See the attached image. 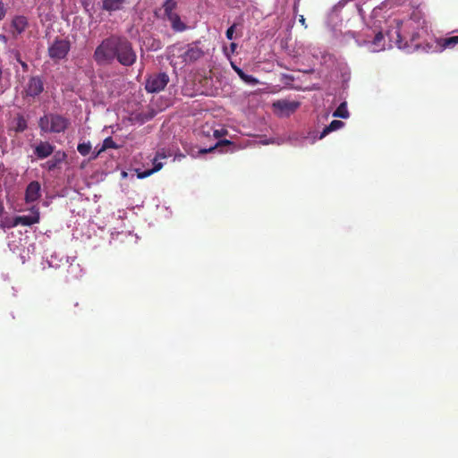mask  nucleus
I'll return each mask as SVG.
<instances>
[{"instance_id": "1", "label": "nucleus", "mask_w": 458, "mask_h": 458, "mask_svg": "<svg viewBox=\"0 0 458 458\" xmlns=\"http://www.w3.org/2000/svg\"><path fill=\"white\" fill-rule=\"evenodd\" d=\"M419 27L420 21H416L415 15L403 21L393 20L388 21L386 30H377L376 28L367 27L357 36L358 46L365 47L369 52L377 53L394 46L399 49L411 52V42L410 41L412 28Z\"/></svg>"}, {"instance_id": "2", "label": "nucleus", "mask_w": 458, "mask_h": 458, "mask_svg": "<svg viewBox=\"0 0 458 458\" xmlns=\"http://www.w3.org/2000/svg\"><path fill=\"white\" fill-rule=\"evenodd\" d=\"M416 21H420V25L412 28L410 41L411 42L412 51L421 48L426 52H442L447 48H453L458 44V36L449 38H435L431 36L428 22L419 13H413Z\"/></svg>"}, {"instance_id": "3", "label": "nucleus", "mask_w": 458, "mask_h": 458, "mask_svg": "<svg viewBox=\"0 0 458 458\" xmlns=\"http://www.w3.org/2000/svg\"><path fill=\"white\" fill-rule=\"evenodd\" d=\"M202 55L203 51L196 44H174L168 51V58L174 66H184L197 61Z\"/></svg>"}, {"instance_id": "4", "label": "nucleus", "mask_w": 458, "mask_h": 458, "mask_svg": "<svg viewBox=\"0 0 458 458\" xmlns=\"http://www.w3.org/2000/svg\"><path fill=\"white\" fill-rule=\"evenodd\" d=\"M118 37H110L104 39L94 52V59L98 64H111L117 55L119 46Z\"/></svg>"}, {"instance_id": "5", "label": "nucleus", "mask_w": 458, "mask_h": 458, "mask_svg": "<svg viewBox=\"0 0 458 458\" xmlns=\"http://www.w3.org/2000/svg\"><path fill=\"white\" fill-rule=\"evenodd\" d=\"M39 127L43 132L59 133L64 131L68 121L59 114H46L39 119Z\"/></svg>"}, {"instance_id": "6", "label": "nucleus", "mask_w": 458, "mask_h": 458, "mask_svg": "<svg viewBox=\"0 0 458 458\" xmlns=\"http://www.w3.org/2000/svg\"><path fill=\"white\" fill-rule=\"evenodd\" d=\"M118 45L115 59L124 66L132 65L136 61V54L131 44L127 39L119 38Z\"/></svg>"}, {"instance_id": "7", "label": "nucleus", "mask_w": 458, "mask_h": 458, "mask_svg": "<svg viewBox=\"0 0 458 458\" xmlns=\"http://www.w3.org/2000/svg\"><path fill=\"white\" fill-rule=\"evenodd\" d=\"M169 82V77L165 72L149 75L146 81L145 89L148 92L155 93L163 90Z\"/></svg>"}, {"instance_id": "8", "label": "nucleus", "mask_w": 458, "mask_h": 458, "mask_svg": "<svg viewBox=\"0 0 458 458\" xmlns=\"http://www.w3.org/2000/svg\"><path fill=\"white\" fill-rule=\"evenodd\" d=\"M70 48L71 44L69 40L64 38L55 39L48 47V54L52 59L61 60L67 55Z\"/></svg>"}, {"instance_id": "9", "label": "nucleus", "mask_w": 458, "mask_h": 458, "mask_svg": "<svg viewBox=\"0 0 458 458\" xmlns=\"http://www.w3.org/2000/svg\"><path fill=\"white\" fill-rule=\"evenodd\" d=\"M40 214L37 206H32L28 214L15 216L14 224L21 225H32L39 222Z\"/></svg>"}, {"instance_id": "10", "label": "nucleus", "mask_w": 458, "mask_h": 458, "mask_svg": "<svg viewBox=\"0 0 458 458\" xmlns=\"http://www.w3.org/2000/svg\"><path fill=\"white\" fill-rule=\"evenodd\" d=\"M299 106L298 102L288 100H277L274 102L273 107L281 116H288L293 113Z\"/></svg>"}, {"instance_id": "11", "label": "nucleus", "mask_w": 458, "mask_h": 458, "mask_svg": "<svg viewBox=\"0 0 458 458\" xmlns=\"http://www.w3.org/2000/svg\"><path fill=\"white\" fill-rule=\"evenodd\" d=\"M41 197V185L38 182L33 181L29 183L25 191L26 203H34Z\"/></svg>"}, {"instance_id": "12", "label": "nucleus", "mask_w": 458, "mask_h": 458, "mask_svg": "<svg viewBox=\"0 0 458 458\" xmlns=\"http://www.w3.org/2000/svg\"><path fill=\"white\" fill-rule=\"evenodd\" d=\"M44 89V83H43V81L36 76V77H31L29 81H28V84L26 86V89H25V91H26V94L27 96H30V97H37L38 96Z\"/></svg>"}, {"instance_id": "13", "label": "nucleus", "mask_w": 458, "mask_h": 458, "mask_svg": "<svg viewBox=\"0 0 458 458\" xmlns=\"http://www.w3.org/2000/svg\"><path fill=\"white\" fill-rule=\"evenodd\" d=\"M165 157H166V156L164 153L158 152L157 154L156 157L153 159V168L145 170V171H140L139 169H137L136 170L137 177L139 179H144V178L151 175L152 174L159 171L164 165V164L160 161V159H165Z\"/></svg>"}, {"instance_id": "14", "label": "nucleus", "mask_w": 458, "mask_h": 458, "mask_svg": "<svg viewBox=\"0 0 458 458\" xmlns=\"http://www.w3.org/2000/svg\"><path fill=\"white\" fill-rule=\"evenodd\" d=\"M66 158V154L64 151H56L51 159L42 164L41 166L48 171H53L57 168Z\"/></svg>"}, {"instance_id": "15", "label": "nucleus", "mask_w": 458, "mask_h": 458, "mask_svg": "<svg viewBox=\"0 0 458 458\" xmlns=\"http://www.w3.org/2000/svg\"><path fill=\"white\" fill-rule=\"evenodd\" d=\"M55 147L48 142L41 141L34 148V154L38 158H47L54 153Z\"/></svg>"}, {"instance_id": "16", "label": "nucleus", "mask_w": 458, "mask_h": 458, "mask_svg": "<svg viewBox=\"0 0 458 458\" xmlns=\"http://www.w3.org/2000/svg\"><path fill=\"white\" fill-rule=\"evenodd\" d=\"M232 142L229 140H219L216 143L214 147H210L209 148H202L199 150V153L205 154L208 152H212L214 150H218L219 152H227V151H233L234 148L232 147Z\"/></svg>"}, {"instance_id": "17", "label": "nucleus", "mask_w": 458, "mask_h": 458, "mask_svg": "<svg viewBox=\"0 0 458 458\" xmlns=\"http://www.w3.org/2000/svg\"><path fill=\"white\" fill-rule=\"evenodd\" d=\"M165 15L167 16L174 30L182 32L186 30V25L181 21L180 16L176 13L174 12Z\"/></svg>"}, {"instance_id": "18", "label": "nucleus", "mask_w": 458, "mask_h": 458, "mask_svg": "<svg viewBox=\"0 0 458 458\" xmlns=\"http://www.w3.org/2000/svg\"><path fill=\"white\" fill-rule=\"evenodd\" d=\"M28 27V20L25 16L19 15L15 16L12 21V28L13 33L21 34Z\"/></svg>"}, {"instance_id": "19", "label": "nucleus", "mask_w": 458, "mask_h": 458, "mask_svg": "<svg viewBox=\"0 0 458 458\" xmlns=\"http://www.w3.org/2000/svg\"><path fill=\"white\" fill-rule=\"evenodd\" d=\"M126 0H103L102 8L109 13L122 10Z\"/></svg>"}, {"instance_id": "20", "label": "nucleus", "mask_w": 458, "mask_h": 458, "mask_svg": "<svg viewBox=\"0 0 458 458\" xmlns=\"http://www.w3.org/2000/svg\"><path fill=\"white\" fill-rule=\"evenodd\" d=\"M318 140H320L318 136L314 132H309L307 136H303L301 139H292L294 146L303 147L306 143L314 144Z\"/></svg>"}, {"instance_id": "21", "label": "nucleus", "mask_w": 458, "mask_h": 458, "mask_svg": "<svg viewBox=\"0 0 458 458\" xmlns=\"http://www.w3.org/2000/svg\"><path fill=\"white\" fill-rule=\"evenodd\" d=\"M344 123L342 121L339 120H334L330 123L329 125L324 128V130L320 132L318 135L319 139L325 138L328 133L337 131L341 128H343Z\"/></svg>"}, {"instance_id": "22", "label": "nucleus", "mask_w": 458, "mask_h": 458, "mask_svg": "<svg viewBox=\"0 0 458 458\" xmlns=\"http://www.w3.org/2000/svg\"><path fill=\"white\" fill-rule=\"evenodd\" d=\"M12 128L16 132H21L27 128V121L22 115H18L13 122Z\"/></svg>"}, {"instance_id": "23", "label": "nucleus", "mask_w": 458, "mask_h": 458, "mask_svg": "<svg viewBox=\"0 0 458 458\" xmlns=\"http://www.w3.org/2000/svg\"><path fill=\"white\" fill-rule=\"evenodd\" d=\"M349 115L350 114L345 102L341 103L337 109L333 113L334 117H339L343 119L348 118Z\"/></svg>"}, {"instance_id": "24", "label": "nucleus", "mask_w": 458, "mask_h": 458, "mask_svg": "<svg viewBox=\"0 0 458 458\" xmlns=\"http://www.w3.org/2000/svg\"><path fill=\"white\" fill-rule=\"evenodd\" d=\"M176 5H177V0H165V2L163 4L165 13L168 14V13H174Z\"/></svg>"}, {"instance_id": "25", "label": "nucleus", "mask_w": 458, "mask_h": 458, "mask_svg": "<svg viewBox=\"0 0 458 458\" xmlns=\"http://www.w3.org/2000/svg\"><path fill=\"white\" fill-rule=\"evenodd\" d=\"M117 148V145L113 140V139L111 137H107L104 140L103 146H102L101 149L98 152V154H96L94 156V157H96L101 151H103L106 148Z\"/></svg>"}, {"instance_id": "26", "label": "nucleus", "mask_w": 458, "mask_h": 458, "mask_svg": "<svg viewBox=\"0 0 458 458\" xmlns=\"http://www.w3.org/2000/svg\"><path fill=\"white\" fill-rule=\"evenodd\" d=\"M82 272L79 264L71 263L68 268V273L72 277H79Z\"/></svg>"}, {"instance_id": "27", "label": "nucleus", "mask_w": 458, "mask_h": 458, "mask_svg": "<svg viewBox=\"0 0 458 458\" xmlns=\"http://www.w3.org/2000/svg\"><path fill=\"white\" fill-rule=\"evenodd\" d=\"M78 152L82 156H87L91 150V144L89 142L80 143L77 147Z\"/></svg>"}, {"instance_id": "28", "label": "nucleus", "mask_w": 458, "mask_h": 458, "mask_svg": "<svg viewBox=\"0 0 458 458\" xmlns=\"http://www.w3.org/2000/svg\"><path fill=\"white\" fill-rule=\"evenodd\" d=\"M62 260L63 259L59 258L57 254H53L50 259L47 260V263L49 267H58L60 266L58 262Z\"/></svg>"}, {"instance_id": "29", "label": "nucleus", "mask_w": 458, "mask_h": 458, "mask_svg": "<svg viewBox=\"0 0 458 458\" xmlns=\"http://www.w3.org/2000/svg\"><path fill=\"white\" fill-rule=\"evenodd\" d=\"M241 79L247 84L255 86L259 83V80L251 75L246 74L245 72L242 74Z\"/></svg>"}, {"instance_id": "30", "label": "nucleus", "mask_w": 458, "mask_h": 458, "mask_svg": "<svg viewBox=\"0 0 458 458\" xmlns=\"http://www.w3.org/2000/svg\"><path fill=\"white\" fill-rule=\"evenodd\" d=\"M226 130L225 129H216V130H214L213 131V136L216 138V139H220L221 137H223L224 135L226 134Z\"/></svg>"}, {"instance_id": "31", "label": "nucleus", "mask_w": 458, "mask_h": 458, "mask_svg": "<svg viewBox=\"0 0 458 458\" xmlns=\"http://www.w3.org/2000/svg\"><path fill=\"white\" fill-rule=\"evenodd\" d=\"M6 14V8L4 7V3L0 0V21H2Z\"/></svg>"}, {"instance_id": "32", "label": "nucleus", "mask_w": 458, "mask_h": 458, "mask_svg": "<svg viewBox=\"0 0 458 458\" xmlns=\"http://www.w3.org/2000/svg\"><path fill=\"white\" fill-rule=\"evenodd\" d=\"M234 25H232L231 27H229L226 30V38L228 39H233V32H234Z\"/></svg>"}, {"instance_id": "33", "label": "nucleus", "mask_w": 458, "mask_h": 458, "mask_svg": "<svg viewBox=\"0 0 458 458\" xmlns=\"http://www.w3.org/2000/svg\"><path fill=\"white\" fill-rule=\"evenodd\" d=\"M232 67H233V69L235 71V72L238 74V76L240 78L244 73V72L241 68H239L238 66L234 65L233 64H232Z\"/></svg>"}, {"instance_id": "34", "label": "nucleus", "mask_w": 458, "mask_h": 458, "mask_svg": "<svg viewBox=\"0 0 458 458\" xmlns=\"http://www.w3.org/2000/svg\"><path fill=\"white\" fill-rule=\"evenodd\" d=\"M380 10H381L380 8H374L373 9V11H372L373 18H376L378 15V13H380Z\"/></svg>"}, {"instance_id": "35", "label": "nucleus", "mask_w": 458, "mask_h": 458, "mask_svg": "<svg viewBox=\"0 0 458 458\" xmlns=\"http://www.w3.org/2000/svg\"><path fill=\"white\" fill-rule=\"evenodd\" d=\"M0 42L6 44L7 43V38L6 36L0 34Z\"/></svg>"}, {"instance_id": "36", "label": "nucleus", "mask_w": 458, "mask_h": 458, "mask_svg": "<svg viewBox=\"0 0 458 458\" xmlns=\"http://www.w3.org/2000/svg\"><path fill=\"white\" fill-rule=\"evenodd\" d=\"M300 22L302 24V25H305V19L302 15L300 16V19H299Z\"/></svg>"}, {"instance_id": "37", "label": "nucleus", "mask_w": 458, "mask_h": 458, "mask_svg": "<svg viewBox=\"0 0 458 458\" xmlns=\"http://www.w3.org/2000/svg\"><path fill=\"white\" fill-rule=\"evenodd\" d=\"M269 143H274V140H266L263 142V144H269Z\"/></svg>"}, {"instance_id": "38", "label": "nucleus", "mask_w": 458, "mask_h": 458, "mask_svg": "<svg viewBox=\"0 0 458 458\" xmlns=\"http://www.w3.org/2000/svg\"><path fill=\"white\" fill-rule=\"evenodd\" d=\"M359 13L360 15L363 18V10L362 9H359Z\"/></svg>"}, {"instance_id": "39", "label": "nucleus", "mask_w": 458, "mask_h": 458, "mask_svg": "<svg viewBox=\"0 0 458 458\" xmlns=\"http://www.w3.org/2000/svg\"><path fill=\"white\" fill-rule=\"evenodd\" d=\"M231 47H232L233 50H234V48L236 47V44L235 43H232L231 44Z\"/></svg>"}, {"instance_id": "40", "label": "nucleus", "mask_w": 458, "mask_h": 458, "mask_svg": "<svg viewBox=\"0 0 458 458\" xmlns=\"http://www.w3.org/2000/svg\"><path fill=\"white\" fill-rule=\"evenodd\" d=\"M21 64L22 65V67H23L24 69H26V68H27V64H26L24 62H21Z\"/></svg>"}, {"instance_id": "41", "label": "nucleus", "mask_w": 458, "mask_h": 458, "mask_svg": "<svg viewBox=\"0 0 458 458\" xmlns=\"http://www.w3.org/2000/svg\"><path fill=\"white\" fill-rule=\"evenodd\" d=\"M9 247H10V249H11L13 251H15V248H14V247H13V245H12L11 243H9Z\"/></svg>"}]
</instances>
